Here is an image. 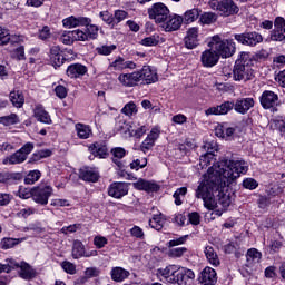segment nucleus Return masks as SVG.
<instances>
[{
  "label": "nucleus",
  "instance_id": "1",
  "mask_svg": "<svg viewBox=\"0 0 285 285\" xmlns=\"http://www.w3.org/2000/svg\"><path fill=\"white\" fill-rule=\"evenodd\" d=\"M204 148L207 153L200 156L199 166L200 168L210 167L207 173L203 175V179L196 189V197L197 199H203L207 208H215L213 190L224 188V186H228L234 179L239 178L242 175H246V173H248V163L242 159H222L220 161L215 163L217 161L215 153L219 150L217 142H206Z\"/></svg>",
  "mask_w": 285,
  "mask_h": 285
},
{
  "label": "nucleus",
  "instance_id": "2",
  "mask_svg": "<svg viewBox=\"0 0 285 285\" xmlns=\"http://www.w3.org/2000/svg\"><path fill=\"white\" fill-rule=\"evenodd\" d=\"M208 47L215 50L222 59H229L237 52V45L233 39H224L222 35H215L210 38Z\"/></svg>",
  "mask_w": 285,
  "mask_h": 285
},
{
  "label": "nucleus",
  "instance_id": "3",
  "mask_svg": "<svg viewBox=\"0 0 285 285\" xmlns=\"http://www.w3.org/2000/svg\"><path fill=\"white\" fill-rule=\"evenodd\" d=\"M248 59H250V53L242 52L239 55L233 71L235 81H250L253 79V69L246 65Z\"/></svg>",
  "mask_w": 285,
  "mask_h": 285
},
{
  "label": "nucleus",
  "instance_id": "4",
  "mask_svg": "<svg viewBox=\"0 0 285 285\" xmlns=\"http://www.w3.org/2000/svg\"><path fill=\"white\" fill-rule=\"evenodd\" d=\"M227 187L228 185H225L224 187L212 190L213 200L215 202L214 207L210 208L206 206V200L203 199L204 206L207 208V210H215V208L222 206L223 209H218L215 212V215H217V217H222L224 210H226V208H228V206H230L232 204L230 196L228 194H224V190H226Z\"/></svg>",
  "mask_w": 285,
  "mask_h": 285
},
{
  "label": "nucleus",
  "instance_id": "5",
  "mask_svg": "<svg viewBox=\"0 0 285 285\" xmlns=\"http://www.w3.org/2000/svg\"><path fill=\"white\" fill-rule=\"evenodd\" d=\"M208 6L212 10L218 12L220 17H232L239 12V7L233 0H210Z\"/></svg>",
  "mask_w": 285,
  "mask_h": 285
},
{
  "label": "nucleus",
  "instance_id": "6",
  "mask_svg": "<svg viewBox=\"0 0 285 285\" xmlns=\"http://www.w3.org/2000/svg\"><path fill=\"white\" fill-rule=\"evenodd\" d=\"M147 14L151 21L163 24L170 16V9L164 2H156L147 9Z\"/></svg>",
  "mask_w": 285,
  "mask_h": 285
},
{
  "label": "nucleus",
  "instance_id": "7",
  "mask_svg": "<svg viewBox=\"0 0 285 285\" xmlns=\"http://www.w3.org/2000/svg\"><path fill=\"white\" fill-rule=\"evenodd\" d=\"M52 186L39 185L32 188V200L40 206H46L50 197H52Z\"/></svg>",
  "mask_w": 285,
  "mask_h": 285
},
{
  "label": "nucleus",
  "instance_id": "8",
  "mask_svg": "<svg viewBox=\"0 0 285 285\" xmlns=\"http://www.w3.org/2000/svg\"><path fill=\"white\" fill-rule=\"evenodd\" d=\"M234 39L238 43H242L243 46H250L252 48L264 41L262 35L257 31L236 33L234 35Z\"/></svg>",
  "mask_w": 285,
  "mask_h": 285
},
{
  "label": "nucleus",
  "instance_id": "9",
  "mask_svg": "<svg viewBox=\"0 0 285 285\" xmlns=\"http://www.w3.org/2000/svg\"><path fill=\"white\" fill-rule=\"evenodd\" d=\"M20 268L19 275L22 279H35L37 277V272L26 262L11 261V271Z\"/></svg>",
  "mask_w": 285,
  "mask_h": 285
},
{
  "label": "nucleus",
  "instance_id": "10",
  "mask_svg": "<svg viewBox=\"0 0 285 285\" xmlns=\"http://www.w3.org/2000/svg\"><path fill=\"white\" fill-rule=\"evenodd\" d=\"M178 265H169L164 268H158L156 276L160 282H168L169 284H175L177 279Z\"/></svg>",
  "mask_w": 285,
  "mask_h": 285
},
{
  "label": "nucleus",
  "instance_id": "11",
  "mask_svg": "<svg viewBox=\"0 0 285 285\" xmlns=\"http://www.w3.org/2000/svg\"><path fill=\"white\" fill-rule=\"evenodd\" d=\"M193 282H195V272H193V269H188L178 265L175 284L193 285Z\"/></svg>",
  "mask_w": 285,
  "mask_h": 285
},
{
  "label": "nucleus",
  "instance_id": "12",
  "mask_svg": "<svg viewBox=\"0 0 285 285\" xmlns=\"http://www.w3.org/2000/svg\"><path fill=\"white\" fill-rule=\"evenodd\" d=\"M272 41H285V19L277 17L274 21V29L271 32Z\"/></svg>",
  "mask_w": 285,
  "mask_h": 285
},
{
  "label": "nucleus",
  "instance_id": "13",
  "mask_svg": "<svg viewBox=\"0 0 285 285\" xmlns=\"http://www.w3.org/2000/svg\"><path fill=\"white\" fill-rule=\"evenodd\" d=\"M181 23H184V17L179 14H169L167 20L161 23V28L165 32H175L181 28Z\"/></svg>",
  "mask_w": 285,
  "mask_h": 285
},
{
  "label": "nucleus",
  "instance_id": "14",
  "mask_svg": "<svg viewBox=\"0 0 285 285\" xmlns=\"http://www.w3.org/2000/svg\"><path fill=\"white\" fill-rule=\"evenodd\" d=\"M71 255L73 259H81V257H97V250L86 252L83 243L81 240H75Z\"/></svg>",
  "mask_w": 285,
  "mask_h": 285
},
{
  "label": "nucleus",
  "instance_id": "15",
  "mask_svg": "<svg viewBox=\"0 0 285 285\" xmlns=\"http://www.w3.org/2000/svg\"><path fill=\"white\" fill-rule=\"evenodd\" d=\"M89 23H92V20L88 17L70 16L62 20L63 28H69V29L79 28L81 26H88Z\"/></svg>",
  "mask_w": 285,
  "mask_h": 285
},
{
  "label": "nucleus",
  "instance_id": "16",
  "mask_svg": "<svg viewBox=\"0 0 285 285\" xmlns=\"http://www.w3.org/2000/svg\"><path fill=\"white\" fill-rule=\"evenodd\" d=\"M197 46H199V28L191 27L187 30V35L185 37V47L188 50H195Z\"/></svg>",
  "mask_w": 285,
  "mask_h": 285
},
{
  "label": "nucleus",
  "instance_id": "17",
  "mask_svg": "<svg viewBox=\"0 0 285 285\" xmlns=\"http://www.w3.org/2000/svg\"><path fill=\"white\" fill-rule=\"evenodd\" d=\"M200 61L205 68H213L219 61V55L216 50L207 49L202 53Z\"/></svg>",
  "mask_w": 285,
  "mask_h": 285
},
{
  "label": "nucleus",
  "instance_id": "18",
  "mask_svg": "<svg viewBox=\"0 0 285 285\" xmlns=\"http://www.w3.org/2000/svg\"><path fill=\"white\" fill-rule=\"evenodd\" d=\"M254 106L255 100L253 98H238L234 104V110L238 115H246Z\"/></svg>",
  "mask_w": 285,
  "mask_h": 285
},
{
  "label": "nucleus",
  "instance_id": "19",
  "mask_svg": "<svg viewBox=\"0 0 285 285\" xmlns=\"http://www.w3.org/2000/svg\"><path fill=\"white\" fill-rule=\"evenodd\" d=\"M141 76L137 73V71H134L131 73H120L118 76V81L121 83V86H125V88H132L139 83V78Z\"/></svg>",
  "mask_w": 285,
  "mask_h": 285
},
{
  "label": "nucleus",
  "instance_id": "20",
  "mask_svg": "<svg viewBox=\"0 0 285 285\" xmlns=\"http://www.w3.org/2000/svg\"><path fill=\"white\" fill-rule=\"evenodd\" d=\"M202 285H215L217 284V272L213 267H205L199 276Z\"/></svg>",
  "mask_w": 285,
  "mask_h": 285
},
{
  "label": "nucleus",
  "instance_id": "21",
  "mask_svg": "<svg viewBox=\"0 0 285 285\" xmlns=\"http://www.w3.org/2000/svg\"><path fill=\"white\" fill-rule=\"evenodd\" d=\"M132 186L136 190H144L145 193H157V190H159L157 183L144 178H139L137 181L132 183Z\"/></svg>",
  "mask_w": 285,
  "mask_h": 285
},
{
  "label": "nucleus",
  "instance_id": "22",
  "mask_svg": "<svg viewBox=\"0 0 285 285\" xmlns=\"http://www.w3.org/2000/svg\"><path fill=\"white\" fill-rule=\"evenodd\" d=\"M128 193V184L127 183H114L110 185L108 194L110 197L115 199H121V197H126Z\"/></svg>",
  "mask_w": 285,
  "mask_h": 285
},
{
  "label": "nucleus",
  "instance_id": "23",
  "mask_svg": "<svg viewBox=\"0 0 285 285\" xmlns=\"http://www.w3.org/2000/svg\"><path fill=\"white\" fill-rule=\"evenodd\" d=\"M88 150L94 157H98V159H106L109 155L108 145L105 141L94 142L88 147Z\"/></svg>",
  "mask_w": 285,
  "mask_h": 285
},
{
  "label": "nucleus",
  "instance_id": "24",
  "mask_svg": "<svg viewBox=\"0 0 285 285\" xmlns=\"http://www.w3.org/2000/svg\"><path fill=\"white\" fill-rule=\"evenodd\" d=\"M234 106L235 102L226 101L223 102L220 106L208 108L207 110H205V115L207 117H210V115H228V112H230V110L235 108Z\"/></svg>",
  "mask_w": 285,
  "mask_h": 285
},
{
  "label": "nucleus",
  "instance_id": "25",
  "mask_svg": "<svg viewBox=\"0 0 285 285\" xmlns=\"http://www.w3.org/2000/svg\"><path fill=\"white\" fill-rule=\"evenodd\" d=\"M109 68L111 70H135V68H137V65L130 60H127L121 58V57H117L112 62H110Z\"/></svg>",
  "mask_w": 285,
  "mask_h": 285
},
{
  "label": "nucleus",
  "instance_id": "26",
  "mask_svg": "<svg viewBox=\"0 0 285 285\" xmlns=\"http://www.w3.org/2000/svg\"><path fill=\"white\" fill-rule=\"evenodd\" d=\"M66 72L70 79H81V77L88 73V67L81 63H72L67 68Z\"/></svg>",
  "mask_w": 285,
  "mask_h": 285
},
{
  "label": "nucleus",
  "instance_id": "27",
  "mask_svg": "<svg viewBox=\"0 0 285 285\" xmlns=\"http://www.w3.org/2000/svg\"><path fill=\"white\" fill-rule=\"evenodd\" d=\"M137 73L140 76L139 81H146V83H155L158 80L157 71L153 70L150 66H144Z\"/></svg>",
  "mask_w": 285,
  "mask_h": 285
},
{
  "label": "nucleus",
  "instance_id": "28",
  "mask_svg": "<svg viewBox=\"0 0 285 285\" xmlns=\"http://www.w3.org/2000/svg\"><path fill=\"white\" fill-rule=\"evenodd\" d=\"M277 99H279L277 94L266 90L261 96V106L265 109L273 108L277 104Z\"/></svg>",
  "mask_w": 285,
  "mask_h": 285
},
{
  "label": "nucleus",
  "instance_id": "29",
  "mask_svg": "<svg viewBox=\"0 0 285 285\" xmlns=\"http://www.w3.org/2000/svg\"><path fill=\"white\" fill-rule=\"evenodd\" d=\"M75 130L78 139H90L92 135V128L89 125L77 122L75 125Z\"/></svg>",
  "mask_w": 285,
  "mask_h": 285
},
{
  "label": "nucleus",
  "instance_id": "30",
  "mask_svg": "<svg viewBox=\"0 0 285 285\" xmlns=\"http://www.w3.org/2000/svg\"><path fill=\"white\" fill-rule=\"evenodd\" d=\"M80 177L83 181H97L99 179V170L92 167H85L80 170Z\"/></svg>",
  "mask_w": 285,
  "mask_h": 285
},
{
  "label": "nucleus",
  "instance_id": "31",
  "mask_svg": "<svg viewBox=\"0 0 285 285\" xmlns=\"http://www.w3.org/2000/svg\"><path fill=\"white\" fill-rule=\"evenodd\" d=\"M33 117L37 119V121H40V124H52V118H50V114L43 109L41 106H37L33 110Z\"/></svg>",
  "mask_w": 285,
  "mask_h": 285
},
{
  "label": "nucleus",
  "instance_id": "32",
  "mask_svg": "<svg viewBox=\"0 0 285 285\" xmlns=\"http://www.w3.org/2000/svg\"><path fill=\"white\" fill-rule=\"evenodd\" d=\"M204 253L208 264H210L212 266L217 267L219 266V264H222V262L219 261V255H217V252H215V248H213V246H206Z\"/></svg>",
  "mask_w": 285,
  "mask_h": 285
},
{
  "label": "nucleus",
  "instance_id": "33",
  "mask_svg": "<svg viewBox=\"0 0 285 285\" xmlns=\"http://www.w3.org/2000/svg\"><path fill=\"white\" fill-rule=\"evenodd\" d=\"M130 272L126 271L124 267H114L110 272L111 279L114 282H124L128 279Z\"/></svg>",
  "mask_w": 285,
  "mask_h": 285
},
{
  "label": "nucleus",
  "instance_id": "34",
  "mask_svg": "<svg viewBox=\"0 0 285 285\" xmlns=\"http://www.w3.org/2000/svg\"><path fill=\"white\" fill-rule=\"evenodd\" d=\"M165 224H166V216H164V214L161 213L154 214L153 217L149 219V226L155 230H161Z\"/></svg>",
  "mask_w": 285,
  "mask_h": 285
},
{
  "label": "nucleus",
  "instance_id": "35",
  "mask_svg": "<svg viewBox=\"0 0 285 285\" xmlns=\"http://www.w3.org/2000/svg\"><path fill=\"white\" fill-rule=\"evenodd\" d=\"M9 99L14 108H21L23 107V104H26V98L23 97V94L19 90L11 91L9 95Z\"/></svg>",
  "mask_w": 285,
  "mask_h": 285
},
{
  "label": "nucleus",
  "instance_id": "36",
  "mask_svg": "<svg viewBox=\"0 0 285 285\" xmlns=\"http://www.w3.org/2000/svg\"><path fill=\"white\" fill-rule=\"evenodd\" d=\"M26 155H23L21 151H16L13 155L4 158L2 160V164H4V166H8V164L10 165H17V164H23V161H26Z\"/></svg>",
  "mask_w": 285,
  "mask_h": 285
},
{
  "label": "nucleus",
  "instance_id": "37",
  "mask_svg": "<svg viewBox=\"0 0 285 285\" xmlns=\"http://www.w3.org/2000/svg\"><path fill=\"white\" fill-rule=\"evenodd\" d=\"M111 155L114 157V164H116L118 168H124V163L119 159H124L126 157V149L122 147H115L111 149Z\"/></svg>",
  "mask_w": 285,
  "mask_h": 285
},
{
  "label": "nucleus",
  "instance_id": "38",
  "mask_svg": "<svg viewBox=\"0 0 285 285\" xmlns=\"http://www.w3.org/2000/svg\"><path fill=\"white\" fill-rule=\"evenodd\" d=\"M115 130L125 137H130L132 132V125L126 122V120H120L116 124Z\"/></svg>",
  "mask_w": 285,
  "mask_h": 285
},
{
  "label": "nucleus",
  "instance_id": "39",
  "mask_svg": "<svg viewBox=\"0 0 285 285\" xmlns=\"http://www.w3.org/2000/svg\"><path fill=\"white\" fill-rule=\"evenodd\" d=\"M166 41L163 37L159 35H153L141 40V46H159V43H164Z\"/></svg>",
  "mask_w": 285,
  "mask_h": 285
},
{
  "label": "nucleus",
  "instance_id": "40",
  "mask_svg": "<svg viewBox=\"0 0 285 285\" xmlns=\"http://www.w3.org/2000/svg\"><path fill=\"white\" fill-rule=\"evenodd\" d=\"M199 9H189L184 13L183 22L186 23H194V21H197L199 19Z\"/></svg>",
  "mask_w": 285,
  "mask_h": 285
},
{
  "label": "nucleus",
  "instance_id": "41",
  "mask_svg": "<svg viewBox=\"0 0 285 285\" xmlns=\"http://www.w3.org/2000/svg\"><path fill=\"white\" fill-rule=\"evenodd\" d=\"M23 238H3L0 243V246L3 250H8L10 248H14L17 244H21Z\"/></svg>",
  "mask_w": 285,
  "mask_h": 285
},
{
  "label": "nucleus",
  "instance_id": "42",
  "mask_svg": "<svg viewBox=\"0 0 285 285\" xmlns=\"http://www.w3.org/2000/svg\"><path fill=\"white\" fill-rule=\"evenodd\" d=\"M246 258L248 264H259V261L262 259V253L255 248L248 249Z\"/></svg>",
  "mask_w": 285,
  "mask_h": 285
},
{
  "label": "nucleus",
  "instance_id": "43",
  "mask_svg": "<svg viewBox=\"0 0 285 285\" xmlns=\"http://www.w3.org/2000/svg\"><path fill=\"white\" fill-rule=\"evenodd\" d=\"M199 21L200 23H203V26H210L212 23H215V21H217V13L205 12L200 16Z\"/></svg>",
  "mask_w": 285,
  "mask_h": 285
},
{
  "label": "nucleus",
  "instance_id": "44",
  "mask_svg": "<svg viewBox=\"0 0 285 285\" xmlns=\"http://www.w3.org/2000/svg\"><path fill=\"white\" fill-rule=\"evenodd\" d=\"M0 124L3 126H14V124H19V116H17V114H11L9 116L0 117Z\"/></svg>",
  "mask_w": 285,
  "mask_h": 285
},
{
  "label": "nucleus",
  "instance_id": "45",
  "mask_svg": "<svg viewBox=\"0 0 285 285\" xmlns=\"http://www.w3.org/2000/svg\"><path fill=\"white\" fill-rule=\"evenodd\" d=\"M186 193H188V188L186 187H180L174 193L176 206H181V204H184L183 198L186 197Z\"/></svg>",
  "mask_w": 285,
  "mask_h": 285
},
{
  "label": "nucleus",
  "instance_id": "46",
  "mask_svg": "<svg viewBox=\"0 0 285 285\" xmlns=\"http://www.w3.org/2000/svg\"><path fill=\"white\" fill-rule=\"evenodd\" d=\"M41 179V171L39 170H31L27 177L24 178V184L32 186V184H37V180Z\"/></svg>",
  "mask_w": 285,
  "mask_h": 285
},
{
  "label": "nucleus",
  "instance_id": "47",
  "mask_svg": "<svg viewBox=\"0 0 285 285\" xmlns=\"http://www.w3.org/2000/svg\"><path fill=\"white\" fill-rule=\"evenodd\" d=\"M115 50H117V46H115V45H109V46L104 45L96 49L98 55H102L104 57H108V55H112V52H115Z\"/></svg>",
  "mask_w": 285,
  "mask_h": 285
},
{
  "label": "nucleus",
  "instance_id": "48",
  "mask_svg": "<svg viewBox=\"0 0 285 285\" xmlns=\"http://www.w3.org/2000/svg\"><path fill=\"white\" fill-rule=\"evenodd\" d=\"M86 28L88 41H90V39H97V37H99V27L89 23L86 26Z\"/></svg>",
  "mask_w": 285,
  "mask_h": 285
},
{
  "label": "nucleus",
  "instance_id": "49",
  "mask_svg": "<svg viewBox=\"0 0 285 285\" xmlns=\"http://www.w3.org/2000/svg\"><path fill=\"white\" fill-rule=\"evenodd\" d=\"M52 37V31H50V27L45 26L38 30V38L41 39V41H48Z\"/></svg>",
  "mask_w": 285,
  "mask_h": 285
},
{
  "label": "nucleus",
  "instance_id": "50",
  "mask_svg": "<svg viewBox=\"0 0 285 285\" xmlns=\"http://www.w3.org/2000/svg\"><path fill=\"white\" fill-rule=\"evenodd\" d=\"M61 43H65V46H71V43H75V38L72 36V31H65L60 36Z\"/></svg>",
  "mask_w": 285,
  "mask_h": 285
},
{
  "label": "nucleus",
  "instance_id": "51",
  "mask_svg": "<svg viewBox=\"0 0 285 285\" xmlns=\"http://www.w3.org/2000/svg\"><path fill=\"white\" fill-rule=\"evenodd\" d=\"M186 253H188V248H186V247L171 248L169 250V257H175V258L184 257V255H186Z\"/></svg>",
  "mask_w": 285,
  "mask_h": 285
},
{
  "label": "nucleus",
  "instance_id": "52",
  "mask_svg": "<svg viewBox=\"0 0 285 285\" xmlns=\"http://www.w3.org/2000/svg\"><path fill=\"white\" fill-rule=\"evenodd\" d=\"M146 166H148V159L146 158L136 159L130 164L131 170H139L146 168Z\"/></svg>",
  "mask_w": 285,
  "mask_h": 285
},
{
  "label": "nucleus",
  "instance_id": "53",
  "mask_svg": "<svg viewBox=\"0 0 285 285\" xmlns=\"http://www.w3.org/2000/svg\"><path fill=\"white\" fill-rule=\"evenodd\" d=\"M8 43H10V31L3 27H0V46H6Z\"/></svg>",
  "mask_w": 285,
  "mask_h": 285
},
{
  "label": "nucleus",
  "instance_id": "54",
  "mask_svg": "<svg viewBox=\"0 0 285 285\" xmlns=\"http://www.w3.org/2000/svg\"><path fill=\"white\" fill-rule=\"evenodd\" d=\"M71 32H72L71 35L73 37V41H88V36L83 30L76 29Z\"/></svg>",
  "mask_w": 285,
  "mask_h": 285
},
{
  "label": "nucleus",
  "instance_id": "55",
  "mask_svg": "<svg viewBox=\"0 0 285 285\" xmlns=\"http://www.w3.org/2000/svg\"><path fill=\"white\" fill-rule=\"evenodd\" d=\"M99 17L102 19L105 23H107V26H115V17H112L110 12L101 11L99 13Z\"/></svg>",
  "mask_w": 285,
  "mask_h": 285
},
{
  "label": "nucleus",
  "instance_id": "56",
  "mask_svg": "<svg viewBox=\"0 0 285 285\" xmlns=\"http://www.w3.org/2000/svg\"><path fill=\"white\" fill-rule=\"evenodd\" d=\"M148 128L146 126H140L138 128L135 127V124L131 126V135L130 137H144Z\"/></svg>",
  "mask_w": 285,
  "mask_h": 285
},
{
  "label": "nucleus",
  "instance_id": "57",
  "mask_svg": "<svg viewBox=\"0 0 285 285\" xmlns=\"http://www.w3.org/2000/svg\"><path fill=\"white\" fill-rule=\"evenodd\" d=\"M188 242V235L180 236L179 238H174L168 242L169 248H173L175 246H181L183 244H186Z\"/></svg>",
  "mask_w": 285,
  "mask_h": 285
},
{
  "label": "nucleus",
  "instance_id": "58",
  "mask_svg": "<svg viewBox=\"0 0 285 285\" xmlns=\"http://www.w3.org/2000/svg\"><path fill=\"white\" fill-rule=\"evenodd\" d=\"M122 112L124 115H127V117L137 114V105H135V102H129L125 105V107L122 108Z\"/></svg>",
  "mask_w": 285,
  "mask_h": 285
},
{
  "label": "nucleus",
  "instance_id": "59",
  "mask_svg": "<svg viewBox=\"0 0 285 285\" xmlns=\"http://www.w3.org/2000/svg\"><path fill=\"white\" fill-rule=\"evenodd\" d=\"M243 186L247 190H255V188H257V186H259V183H257V180H255V178H246L243 180Z\"/></svg>",
  "mask_w": 285,
  "mask_h": 285
},
{
  "label": "nucleus",
  "instance_id": "60",
  "mask_svg": "<svg viewBox=\"0 0 285 285\" xmlns=\"http://www.w3.org/2000/svg\"><path fill=\"white\" fill-rule=\"evenodd\" d=\"M18 197L20 199H30L32 197V189L21 186L18 190Z\"/></svg>",
  "mask_w": 285,
  "mask_h": 285
},
{
  "label": "nucleus",
  "instance_id": "61",
  "mask_svg": "<svg viewBox=\"0 0 285 285\" xmlns=\"http://www.w3.org/2000/svg\"><path fill=\"white\" fill-rule=\"evenodd\" d=\"M26 41H28V38H26V36L9 33V43H26Z\"/></svg>",
  "mask_w": 285,
  "mask_h": 285
},
{
  "label": "nucleus",
  "instance_id": "62",
  "mask_svg": "<svg viewBox=\"0 0 285 285\" xmlns=\"http://www.w3.org/2000/svg\"><path fill=\"white\" fill-rule=\"evenodd\" d=\"M155 146V142L150 138H146L141 145L140 150L144 153H148V150H151V148Z\"/></svg>",
  "mask_w": 285,
  "mask_h": 285
},
{
  "label": "nucleus",
  "instance_id": "63",
  "mask_svg": "<svg viewBox=\"0 0 285 285\" xmlns=\"http://www.w3.org/2000/svg\"><path fill=\"white\" fill-rule=\"evenodd\" d=\"M106 244H108V238L104 236H96L94 238V246H96V248H104Z\"/></svg>",
  "mask_w": 285,
  "mask_h": 285
},
{
  "label": "nucleus",
  "instance_id": "64",
  "mask_svg": "<svg viewBox=\"0 0 285 285\" xmlns=\"http://www.w3.org/2000/svg\"><path fill=\"white\" fill-rule=\"evenodd\" d=\"M275 81L281 88H285V69L275 75Z\"/></svg>",
  "mask_w": 285,
  "mask_h": 285
}]
</instances>
